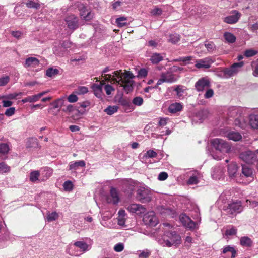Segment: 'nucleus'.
I'll return each instance as SVG.
<instances>
[{
	"label": "nucleus",
	"mask_w": 258,
	"mask_h": 258,
	"mask_svg": "<svg viewBox=\"0 0 258 258\" xmlns=\"http://www.w3.org/2000/svg\"><path fill=\"white\" fill-rule=\"evenodd\" d=\"M10 81V77L8 76H5L0 78V86L6 85Z\"/></svg>",
	"instance_id": "obj_49"
},
{
	"label": "nucleus",
	"mask_w": 258,
	"mask_h": 258,
	"mask_svg": "<svg viewBox=\"0 0 258 258\" xmlns=\"http://www.w3.org/2000/svg\"><path fill=\"white\" fill-rule=\"evenodd\" d=\"M238 167L235 163H232L228 166V172L229 176L234 177L237 171Z\"/></svg>",
	"instance_id": "obj_26"
},
{
	"label": "nucleus",
	"mask_w": 258,
	"mask_h": 258,
	"mask_svg": "<svg viewBox=\"0 0 258 258\" xmlns=\"http://www.w3.org/2000/svg\"><path fill=\"white\" fill-rule=\"evenodd\" d=\"M143 221L145 225L155 226L158 223V219L153 211L148 212L143 217Z\"/></svg>",
	"instance_id": "obj_7"
},
{
	"label": "nucleus",
	"mask_w": 258,
	"mask_h": 258,
	"mask_svg": "<svg viewBox=\"0 0 258 258\" xmlns=\"http://www.w3.org/2000/svg\"><path fill=\"white\" fill-rule=\"evenodd\" d=\"M232 15L227 16L223 19V21L225 23L229 24H233L237 23L240 19L241 15L237 10H234L232 11Z\"/></svg>",
	"instance_id": "obj_13"
},
{
	"label": "nucleus",
	"mask_w": 258,
	"mask_h": 258,
	"mask_svg": "<svg viewBox=\"0 0 258 258\" xmlns=\"http://www.w3.org/2000/svg\"><path fill=\"white\" fill-rule=\"evenodd\" d=\"M124 249V245L122 243H119L116 244L114 247V250L116 252H121Z\"/></svg>",
	"instance_id": "obj_58"
},
{
	"label": "nucleus",
	"mask_w": 258,
	"mask_h": 258,
	"mask_svg": "<svg viewBox=\"0 0 258 258\" xmlns=\"http://www.w3.org/2000/svg\"><path fill=\"white\" fill-rule=\"evenodd\" d=\"M39 96H40V95H33V96H29L24 99H23L22 100V102L23 103H25L26 102H36L37 101L39 100Z\"/></svg>",
	"instance_id": "obj_34"
},
{
	"label": "nucleus",
	"mask_w": 258,
	"mask_h": 258,
	"mask_svg": "<svg viewBox=\"0 0 258 258\" xmlns=\"http://www.w3.org/2000/svg\"><path fill=\"white\" fill-rule=\"evenodd\" d=\"M58 214L56 212H52V213L49 214L47 216V219L48 222H51V221H54L56 219H57L58 218Z\"/></svg>",
	"instance_id": "obj_48"
},
{
	"label": "nucleus",
	"mask_w": 258,
	"mask_h": 258,
	"mask_svg": "<svg viewBox=\"0 0 258 258\" xmlns=\"http://www.w3.org/2000/svg\"><path fill=\"white\" fill-rule=\"evenodd\" d=\"M79 19L74 14H69L66 16L64 19L65 23L68 29L72 31L78 29L79 27Z\"/></svg>",
	"instance_id": "obj_6"
},
{
	"label": "nucleus",
	"mask_w": 258,
	"mask_h": 258,
	"mask_svg": "<svg viewBox=\"0 0 258 258\" xmlns=\"http://www.w3.org/2000/svg\"><path fill=\"white\" fill-rule=\"evenodd\" d=\"M211 63V60L209 58H205L204 59H200L197 61L195 64V67L198 69H208L210 67Z\"/></svg>",
	"instance_id": "obj_19"
},
{
	"label": "nucleus",
	"mask_w": 258,
	"mask_h": 258,
	"mask_svg": "<svg viewBox=\"0 0 258 258\" xmlns=\"http://www.w3.org/2000/svg\"><path fill=\"white\" fill-rule=\"evenodd\" d=\"M253 64H254L253 75L254 76H258V59L255 62H253Z\"/></svg>",
	"instance_id": "obj_64"
},
{
	"label": "nucleus",
	"mask_w": 258,
	"mask_h": 258,
	"mask_svg": "<svg viewBox=\"0 0 258 258\" xmlns=\"http://www.w3.org/2000/svg\"><path fill=\"white\" fill-rule=\"evenodd\" d=\"M168 176V174L166 172H162L159 174L158 179L159 180L163 181L166 180Z\"/></svg>",
	"instance_id": "obj_60"
},
{
	"label": "nucleus",
	"mask_w": 258,
	"mask_h": 258,
	"mask_svg": "<svg viewBox=\"0 0 258 258\" xmlns=\"http://www.w3.org/2000/svg\"><path fill=\"white\" fill-rule=\"evenodd\" d=\"M146 156L149 158H154L157 156V153L152 150H150L147 152Z\"/></svg>",
	"instance_id": "obj_62"
},
{
	"label": "nucleus",
	"mask_w": 258,
	"mask_h": 258,
	"mask_svg": "<svg viewBox=\"0 0 258 258\" xmlns=\"http://www.w3.org/2000/svg\"><path fill=\"white\" fill-rule=\"evenodd\" d=\"M26 147L27 148H38L39 144L37 139L36 138H30L27 140L26 142Z\"/></svg>",
	"instance_id": "obj_28"
},
{
	"label": "nucleus",
	"mask_w": 258,
	"mask_h": 258,
	"mask_svg": "<svg viewBox=\"0 0 258 258\" xmlns=\"http://www.w3.org/2000/svg\"><path fill=\"white\" fill-rule=\"evenodd\" d=\"M227 252H230L231 253V258H235L236 256V251L235 248L229 245L225 247L222 251L223 253H226Z\"/></svg>",
	"instance_id": "obj_33"
},
{
	"label": "nucleus",
	"mask_w": 258,
	"mask_h": 258,
	"mask_svg": "<svg viewBox=\"0 0 258 258\" xmlns=\"http://www.w3.org/2000/svg\"><path fill=\"white\" fill-rule=\"evenodd\" d=\"M223 210L229 216L236 215L242 211L241 202L240 201H236L227 204L224 206Z\"/></svg>",
	"instance_id": "obj_3"
},
{
	"label": "nucleus",
	"mask_w": 258,
	"mask_h": 258,
	"mask_svg": "<svg viewBox=\"0 0 258 258\" xmlns=\"http://www.w3.org/2000/svg\"><path fill=\"white\" fill-rule=\"evenodd\" d=\"M104 90L107 95H109L111 94L112 91H114V89L110 85H106L104 87Z\"/></svg>",
	"instance_id": "obj_56"
},
{
	"label": "nucleus",
	"mask_w": 258,
	"mask_h": 258,
	"mask_svg": "<svg viewBox=\"0 0 258 258\" xmlns=\"http://www.w3.org/2000/svg\"><path fill=\"white\" fill-rule=\"evenodd\" d=\"M63 188L66 191H71L73 188V184L71 181L68 180L63 183Z\"/></svg>",
	"instance_id": "obj_47"
},
{
	"label": "nucleus",
	"mask_w": 258,
	"mask_h": 258,
	"mask_svg": "<svg viewBox=\"0 0 258 258\" xmlns=\"http://www.w3.org/2000/svg\"><path fill=\"white\" fill-rule=\"evenodd\" d=\"M180 40V36L177 34H173L169 35L168 42L172 44H176Z\"/></svg>",
	"instance_id": "obj_36"
},
{
	"label": "nucleus",
	"mask_w": 258,
	"mask_h": 258,
	"mask_svg": "<svg viewBox=\"0 0 258 258\" xmlns=\"http://www.w3.org/2000/svg\"><path fill=\"white\" fill-rule=\"evenodd\" d=\"M78 8L80 16L83 20L90 21L93 19V14L89 11L83 4H81Z\"/></svg>",
	"instance_id": "obj_11"
},
{
	"label": "nucleus",
	"mask_w": 258,
	"mask_h": 258,
	"mask_svg": "<svg viewBox=\"0 0 258 258\" xmlns=\"http://www.w3.org/2000/svg\"><path fill=\"white\" fill-rule=\"evenodd\" d=\"M163 57L161 55V54L158 53H153L150 58V60L154 64H158L163 60Z\"/></svg>",
	"instance_id": "obj_25"
},
{
	"label": "nucleus",
	"mask_w": 258,
	"mask_h": 258,
	"mask_svg": "<svg viewBox=\"0 0 258 258\" xmlns=\"http://www.w3.org/2000/svg\"><path fill=\"white\" fill-rule=\"evenodd\" d=\"M67 99L69 102L74 103L77 101L78 98L76 95L74 94H71L68 96Z\"/></svg>",
	"instance_id": "obj_54"
},
{
	"label": "nucleus",
	"mask_w": 258,
	"mask_h": 258,
	"mask_svg": "<svg viewBox=\"0 0 258 258\" xmlns=\"http://www.w3.org/2000/svg\"><path fill=\"white\" fill-rule=\"evenodd\" d=\"M85 166V162L83 160L71 162L69 164V170H76L79 167H84Z\"/></svg>",
	"instance_id": "obj_24"
},
{
	"label": "nucleus",
	"mask_w": 258,
	"mask_h": 258,
	"mask_svg": "<svg viewBox=\"0 0 258 258\" xmlns=\"http://www.w3.org/2000/svg\"><path fill=\"white\" fill-rule=\"evenodd\" d=\"M240 243L243 247H251L253 245V241L247 236H243L241 237Z\"/></svg>",
	"instance_id": "obj_23"
},
{
	"label": "nucleus",
	"mask_w": 258,
	"mask_h": 258,
	"mask_svg": "<svg viewBox=\"0 0 258 258\" xmlns=\"http://www.w3.org/2000/svg\"><path fill=\"white\" fill-rule=\"evenodd\" d=\"M248 124L252 129L258 130V114H250Z\"/></svg>",
	"instance_id": "obj_22"
},
{
	"label": "nucleus",
	"mask_w": 258,
	"mask_h": 258,
	"mask_svg": "<svg viewBox=\"0 0 258 258\" xmlns=\"http://www.w3.org/2000/svg\"><path fill=\"white\" fill-rule=\"evenodd\" d=\"M150 255L151 252L148 250H146L141 252L139 255V258H148Z\"/></svg>",
	"instance_id": "obj_55"
},
{
	"label": "nucleus",
	"mask_w": 258,
	"mask_h": 258,
	"mask_svg": "<svg viewBox=\"0 0 258 258\" xmlns=\"http://www.w3.org/2000/svg\"><path fill=\"white\" fill-rule=\"evenodd\" d=\"M183 106L181 103L175 102L171 104L168 107L169 112L176 113L182 110Z\"/></svg>",
	"instance_id": "obj_21"
},
{
	"label": "nucleus",
	"mask_w": 258,
	"mask_h": 258,
	"mask_svg": "<svg viewBox=\"0 0 258 258\" xmlns=\"http://www.w3.org/2000/svg\"><path fill=\"white\" fill-rule=\"evenodd\" d=\"M106 201L108 203L116 205L119 201L118 192L116 188L111 187L109 195L106 198Z\"/></svg>",
	"instance_id": "obj_9"
},
{
	"label": "nucleus",
	"mask_w": 258,
	"mask_h": 258,
	"mask_svg": "<svg viewBox=\"0 0 258 258\" xmlns=\"http://www.w3.org/2000/svg\"><path fill=\"white\" fill-rule=\"evenodd\" d=\"M164 243L167 247L179 245L181 243V238L176 231H169L164 233L162 237Z\"/></svg>",
	"instance_id": "obj_2"
},
{
	"label": "nucleus",
	"mask_w": 258,
	"mask_h": 258,
	"mask_svg": "<svg viewBox=\"0 0 258 258\" xmlns=\"http://www.w3.org/2000/svg\"><path fill=\"white\" fill-rule=\"evenodd\" d=\"M25 4L26 7L28 8L39 9L40 8V4L38 2L33 0H27V2Z\"/></svg>",
	"instance_id": "obj_31"
},
{
	"label": "nucleus",
	"mask_w": 258,
	"mask_h": 258,
	"mask_svg": "<svg viewBox=\"0 0 258 258\" xmlns=\"http://www.w3.org/2000/svg\"><path fill=\"white\" fill-rule=\"evenodd\" d=\"M242 174L246 177H250L252 175V170L247 165H242Z\"/></svg>",
	"instance_id": "obj_35"
},
{
	"label": "nucleus",
	"mask_w": 258,
	"mask_h": 258,
	"mask_svg": "<svg viewBox=\"0 0 258 258\" xmlns=\"http://www.w3.org/2000/svg\"><path fill=\"white\" fill-rule=\"evenodd\" d=\"M224 38L229 43H233L236 40L235 36L232 33L226 32L224 34Z\"/></svg>",
	"instance_id": "obj_37"
},
{
	"label": "nucleus",
	"mask_w": 258,
	"mask_h": 258,
	"mask_svg": "<svg viewBox=\"0 0 258 258\" xmlns=\"http://www.w3.org/2000/svg\"><path fill=\"white\" fill-rule=\"evenodd\" d=\"M74 245L80 249L81 251L82 252H85L87 251L88 245L85 242L83 241H77L75 242Z\"/></svg>",
	"instance_id": "obj_32"
},
{
	"label": "nucleus",
	"mask_w": 258,
	"mask_h": 258,
	"mask_svg": "<svg viewBox=\"0 0 258 258\" xmlns=\"http://www.w3.org/2000/svg\"><path fill=\"white\" fill-rule=\"evenodd\" d=\"M64 103V100L62 99H59L53 102H52L51 105L53 106V109H56L59 107H61Z\"/></svg>",
	"instance_id": "obj_45"
},
{
	"label": "nucleus",
	"mask_w": 258,
	"mask_h": 258,
	"mask_svg": "<svg viewBox=\"0 0 258 258\" xmlns=\"http://www.w3.org/2000/svg\"><path fill=\"white\" fill-rule=\"evenodd\" d=\"M234 122L236 126L242 129L245 128L247 126V120L241 114H239V115L235 119Z\"/></svg>",
	"instance_id": "obj_15"
},
{
	"label": "nucleus",
	"mask_w": 258,
	"mask_h": 258,
	"mask_svg": "<svg viewBox=\"0 0 258 258\" xmlns=\"http://www.w3.org/2000/svg\"><path fill=\"white\" fill-rule=\"evenodd\" d=\"M103 85H104V81H102L99 84H93L91 86L94 95L98 98H102V87Z\"/></svg>",
	"instance_id": "obj_17"
},
{
	"label": "nucleus",
	"mask_w": 258,
	"mask_h": 258,
	"mask_svg": "<svg viewBox=\"0 0 258 258\" xmlns=\"http://www.w3.org/2000/svg\"><path fill=\"white\" fill-rule=\"evenodd\" d=\"M239 114L241 113L240 110L238 108H232L229 110L228 116L229 119L231 118L235 119L239 115Z\"/></svg>",
	"instance_id": "obj_29"
},
{
	"label": "nucleus",
	"mask_w": 258,
	"mask_h": 258,
	"mask_svg": "<svg viewBox=\"0 0 258 258\" xmlns=\"http://www.w3.org/2000/svg\"><path fill=\"white\" fill-rule=\"evenodd\" d=\"M258 51L257 50L253 49H246L244 51V55L246 57H250L256 55Z\"/></svg>",
	"instance_id": "obj_42"
},
{
	"label": "nucleus",
	"mask_w": 258,
	"mask_h": 258,
	"mask_svg": "<svg viewBox=\"0 0 258 258\" xmlns=\"http://www.w3.org/2000/svg\"><path fill=\"white\" fill-rule=\"evenodd\" d=\"M180 219L183 224L186 227L190 229H193L195 228V222L193 221L188 216L186 215L180 216Z\"/></svg>",
	"instance_id": "obj_16"
},
{
	"label": "nucleus",
	"mask_w": 258,
	"mask_h": 258,
	"mask_svg": "<svg viewBox=\"0 0 258 258\" xmlns=\"http://www.w3.org/2000/svg\"><path fill=\"white\" fill-rule=\"evenodd\" d=\"M10 170V167L5 163H0V171L2 172L6 173L9 171Z\"/></svg>",
	"instance_id": "obj_50"
},
{
	"label": "nucleus",
	"mask_w": 258,
	"mask_h": 258,
	"mask_svg": "<svg viewBox=\"0 0 258 258\" xmlns=\"http://www.w3.org/2000/svg\"><path fill=\"white\" fill-rule=\"evenodd\" d=\"M58 73L59 70L58 69L50 68L46 70V75L48 77H52L55 75L58 74Z\"/></svg>",
	"instance_id": "obj_39"
},
{
	"label": "nucleus",
	"mask_w": 258,
	"mask_h": 258,
	"mask_svg": "<svg viewBox=\"0 0 258 258\" xmlns=\"http://www.w3.org/2000/svg\"><path fill=\"white\" fill-rule=\"evenodd\" d=\"M176 80L175 75L170 72L163 73L161 75V78L158 80V84H162L164 82L171 83Z\"/></svg>",
	"instance_id": "obj_10"
},
{
	"label": "nucleus",
	"mask_w": 258,
	"mask_h": 258,
	"mask_svg": "<svg viewBox=\"0 0 258 258\" xmlns=\"http://www.w3.org/2000/svg\"><path fill=\"white\" fill-rule=\"evenodd\" d=\"M22 93L20 92L19 93H11L9 94L8 95H4L1 97V98L2 99H16L17 97L20 95H21Z\"/></svg>",
	"instance_id": "obj_43"
},
{
	"label": "nucleus",
	"mask_w": 258,
	"mask_h": 258,
	"mask_svg": "<svg viewBox=\"0 0 258 258\" xmlns=\"http://www.w3.org/2000/svg\"><path fill=\"white\" fill-rule=\"evenodd\" d=\"M62 111L66 113H68L69 115H70V113L73 112L74 111H78V109L72 105H69L66 107L63 108Z\"/></svg>",
	"instance_id": "obj_46"
},
{
	"label": "nucleus",
	"mask_w": 258,
	"mask_h": 258,
	"mask_svg": "<svg viewBox=\"0 0 258 258\" xmlns=\"http://www.w3.org/2000/svg\"><path fill=\"white\" fill-rule=\"evenodd\" d=\"M256 158L255 153L249 150L243 152L239 154V158L248 164H252Z\"/></svg>",
	"instance_id": "obj_8"
},
{
	"label": "nucleus",
	"mask_w": 258,
	"mask_h": 258,
	"mask_svg": "<svg viewBox=\"0 0 258 258\" xmlns=\"http://www.w3.org/2000/svg\"><path fill=\"white\" fill-rule=\"evenodd\" d=\"M153 15H160L162 13V10L160 8H156L151 12Z\"/></svg>",
	"instance_id": "obj_63"
},
{
	"label": "nucleus",
	"mask_w": 258,
	"mask_h": 258,
	"mask_svg": "<svg viewBox=\"0 0 258 258\" xmlns=\"http://www.w3.org/2000/svg\"><path fill=\"white\" fill-rule=\"evenodd\" d=\"M119 103L123 106H127L129 105L130 102L126 99L123 98H120L118 100Z\"/></svg>",
	"instance_id": "obj_61"
},
{
	"label": "nucleus",
	"mask_w": 258,
	"mask_h": 258,
	"mask_svg": "<svg viewBox=\"0 0 258 258\" xmlns=\"http://www.w3.org/2000/svg\"><path fill=\"white\" fill-rule=\"evenodd\" d=\"M211 143L216 151L222 153L229 152L231 148L229 143L221 139H214Z\"/></svg>",
	"instance_id": "obj_4"
},
{
	"label": "nucleus",
	"mask_w": 258,
	"mask_h": 258,
	"mask_svg": "<svg viewBox=\"0 0 258 258\" xmlns=\"http://www.w3.org/2000/svg\"><path fill=\"white\" fill-rule=\"evenodd\" d=\"M243 62L234 63L231 66L230 68L225 69L224 71V73L225 75H227L228 76H231L234 74V73H235L237 72L236 68H241L243 66Z\"/></svg>",
	"instance_id": "obj_18"
},
{
	"label": "nucleus",
	"mask_w": 258,
	"mask_h": 258,
	"mask_svg": "<svg viewBox=\"0 0 258 258\" xmlns=\"http://www.w3.org/2000/svg\"><path fill=\"white\" fill-rule=\"evenodd\" d=\"M40 63L39 60L36 57H30L27 58L24 64L25 68L37 67Z\"/></svg>",
	"instance_id": "obj_20"
},
{
	"label": "nucleus",
	"mask_w": 258,
	"mask_h": 258,
	"mask_svg": "<svg viewBox=\"0 0 258 258\" xmlns=\"http://www.w3.org/2000/svg\"><path fill=\"white\" fill-rule=\"evenodd\" d=\"M40 176V172L39 171H32L30 173V180L33 182H35L38 180Z\"/></svg>",
	"instance_id": "obj_40"
},
{
	"label": "nucleus",
	"mask_w": 258,
	"mask_h": 258,
	"mask_svg": "<svg viewBox=\"0 0 258 258\" xmlns=\"http://www.w3.org/2000/svg\"><path fill=\"white\" fill-rule=\"evenodd\" d=\"M160 211L162 214L170 215L172 213V210L170 209L165 208L164 206L161 207Z\"/></svg>",
	"instance_id": "obj_52"
},
{
	"label": "nucleus",
	"mask_w": 258,
	"mask_h": 258,
	"mask_svg": "<svg viewBox=\"0 0 258 258\" xmlns=\"http://www.w3.org/2000/svg\"><path fill=\"white\" fill-rule=\"evenodd\" d=\"M113 75L110 74H104L102 77L105 81L113 82L117 83L120 87L123 88L126 94L132 92L134 90V84L135 83L133 79L134 75L131 72L125 71L124 73L121 70L114 71Z\"/></svg>",
	"instance_id": "obj_1"
},
{
	"label": "nucleus",
	"mask_w": 258,
	"mask_h": 258,
	"mask_svg": "<svg viewBox=\"0 0 258 258\" xmlns=\"http://www.w3.org/2000/svg\"><path fill=\"white\" fill-rule=\"evenodd\" d=\"M227 137L229 140L234 141H239L242 138L241 135L239 133L234 132H229Z\"/></svg>",
	"instance_id": "obj_30"
},
{
	"label": "nucleus",
	"mask_w": 258,
	"mask_h": 258,
	"mask_svg": "<svg viewBox=\"0 0 258 258\" xmlns=\"http://www.w3.org/2000/svg\"><path fill=\"white\" fill-rule=\"evenodd\" d=\"M126 209L131 213H136L138 215L144 213L146 211V208L142 205L137 204H132L129 205Z\"/></svg>",
	"instance_id": "obj_12"
},
{
	"label": "nucleus",
	"mask_w": 258,
	"mask_h": 258,
	"mask_svg": "<svg viewBox=\"0 0 258 258\" xmlns=\"http://www.w3.org/2000/svg\"><path fill=\"white\" fill-rule=\"evenodd\" d=\"M148 75V71L146 69H140L138 72V76L140 77H145Z\"/></svg>",
	"instance_id": "obj_59"
},
{
	"label": "nucleus",
	"mask_w": 258,
	"mask_h": 258,
	"mask_svg": "<svg viewBox=\"0 0 258 258\" xmlns=\"http://www.w3.org/2000/svg\"><path fill=\"white\" fill-rule=\"evenodd\" d=\"M118 107L116 106H109L105 110L104 112L108 115H112L117 111Z\"/></svg>",
	"instance_id": "obj_38"
},
{
	"label": "nucleus",
	"mask_w": 258,
	"mask_h": 258,
	"mask_svg": "<svg viewBox=\"0 0 258 258\" xmlns=\"http://www.w3.org/2000/svg\"><path fill=\"white\" fill-rule=\"evenodd\" d=\"M137 198L142 203H148L152 200L151 192L144 187H140L137 191Z\"/></svg>",
	"instance_id": "obj_5"
},
{
	"label": "nucleus",
	"mask_w": 258,
	"mask_h": 258,
	"mask_svg": "<svg viewBox=\"0 0 258 258\" xmlns=\"http://www.w3.org/2000/svg\"><path fill=\"white\" fill-rule=\"evenodd\" d=\"M15 110H15V107H10L6 110L5 114L7 116H9V117L15 114Z\"/></svg>",
	"instance_id": "obj_53"
},
{
	"label": "nucleus",
	"mask_w": 258,
	"mask_h": 258,
	"mask_svg": "<svg viewBox=\"0 0 258 258\" xmlns=\"http://www.w3.org/2000/svg\"><path fill=\"white\" fill-rule=\"evenodd\" d=\"M126 21L127 17L120 16L115 19V23L118 27L121 28L128 25V23Z\"/></svg>",
	"instance_id": "obj_27"
},
{
	"label": "nucleus",
	"mask_w": 258,
	"mask_h": 258,
	"mask_svg": "<svg viewBox=\"0 0 258 258\" xmlns=\"http://www.w3.org/2000/svg\"><path fill=\"white\" fill-rule=\"evenodd\" d=\"M210 86L209 80L206 78L199 79L195 84L196 89L198 91H203Z\"/></svg>",
	"instance_id": "obj_14"
},
{
	"label": "nucleus",
	"mask_w": 258,
	"mask_h": 258,
	"mask_svg": "<svg viewBox=\"0 0 258 258\" xmlns=\"http://www.w3.org/2000/svg\"><path fill=\"white\" fill-rule=\"evenodd\" d=\"M9 145L6 143H1L0 144V153L2 154H7L9 151Z\"/></svg>",
	"instance_id": "obj_41"
},
{
	"label": "nucleus",
	"mask_w": 258,
	"mask_h": 258,
	"mask_svg": "<svg viewBox=\"0 0 258 258\" xmlns=\"http://www.w3.org/2000/svg\"><path fill=\"white\" fill-rule=\"evenodd\" d=\"M214 95V91L212 89H208L207 90L205 94H204V97L206 99L212 97Z\"/></svg>",
	"instance_id": "obj_57"
},
{
	"label": "nucleus",
	"mask_w": 258,
	"mask_h": 258,
	"mask_svg": "<svg viewBox=\"0 0 258 258\" xmlns=\"http://www.w3.org/2000/svg\"><path fill=\"white\" fill-rule=\"evenodd\" d=\"M88 92V89L85 86H79L75 91V93L78 95H82L87 93Z\"/></svg>",
	"instance_id": "obj_44"
},
{
	"label": "nucleus",
	"mask_w": 258,
	"mask_h": 258,
	"mask_svg": "<svg viewBox=\"0 0 258 258\" xmlns=\"http://www.w3.org/2000/svg\"><path fill=\"white\" fill-rule=\"evenodd\" d=\"M133 103L136 105L141 106L143 103V99L141 97H136L133 100Z\"/></svg>",
	"instance_id": "obj_51"
}]
</instances>
